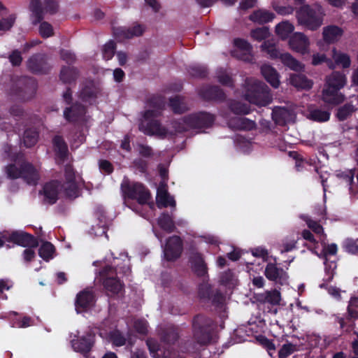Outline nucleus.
<instances>
[{
    "instance_id": "obj_1",
    "label": "nucleus",
    "mask_w": 358,
    "mask_h": 358,
    "mask_svg": "<svg viewBox=\"0 0 358 358\" xmlns=\"http://www.w3.org/2000/svg\"><path fill=\"white\" fill-rule=\"evenodd\" d=\"M150 107L151 108L145 111L143 118L140 120L139 130L146 135L166 137L171 132H169L156 120L161 115L164 108V101L160 97L153 98L150 101Z\"/></svg>"
},
{
    "instance_id": "obj_2",
    "label": "nucleus",
    "mask_w": 358,
    "mask_h": 358,
    "mask_svg": "<svg viewBox=\"0 0 358 358\" xmlns=\"http://www.w3.org/2000/svg\"><path fill=\"white\" fill-rule=\"evenodd\" d=\"M243 94L250 103L265 106L272 101L268 86L254 78H247L243 84Z\"/></svg>"
},
{
    "instance_id": "obj_3",
    "label": "nucleus",
    "mask_w": 358,
    "mask_h": 358,
    "mask_svg": "<svg viewBox=\"0 0 358 358\" xmlns=\"http://www.w3.org/2000/svg\"><path fill=\"white\" fill-rule=\"evenodd\" d=\"M115 268L107 266L99 272L101 280L108 295L118 294L123 289L122 283L115 278L117 271L124 274L130 271L128 259L123 260L122 265L115 263Z\"/></svg>"
},
{
    "instance_id": "obj_4",
    "label": "nucleus",
    "mask_w": 358,
    "mask_h": 358,
    "mask_svg": "<svg viewBox=\"0 0 358 358\" xmlns=\"http://www.w3.org/2000/svg\"><path fill=\"white\" fill-rule=\"evenodd\" d=\"M5 172L10 179L22 178L28 185H36L39 180L38 170L29 162L20 159L5 167Z\"/></svg>"
},
{
    "instance_id": "obj_5",
    "label": "nucleus",
    "mask_w": 358,
    "mask_h": 358,
    "mask_svg": "<svg viewBox=\"0 0 358 358\" xmlns=\"http://www.w3.org/2000/svg\"><path fill=\"white\" fill-rule=\"evenodd\" d=\"M327 85L323 90L322 99L324 102L338 104L344 101V96L338 91L346 83L345 76L340 72H333L327 77Z\"/></svg>"
},
{
    "instance_id": "obj_6",
    "label": "nucleus",
    "mask_w": 358,
    "mask_h": 358,
    "mask_svg": "<svg viewBox=\"0 0 358 358\" xmlns=\"http://www.w3.org/2000/svg\"><path fill=\"white\" fill-rule=\"evenodd\" d=\"M324 15V10L319 5H303L296 12L298 23L311 31L317 30L321 27Z\"/></svg>"
},
{
    "instance_id": "obj_7",
    "label": "nucleus",
    "mask_w": 358,
    "mask_h": 358,
    "mask_svg": "<svg viewBox=\"0 0 358 358\" xmlns=\"http://www.w3.org/2000/svg\"><path fill=\"white\" fill-rule=\"evenodd\" d=\"M215 120L213 115L201 113L184 117L172 122L176 132H182L191 129H197L210 127Z\"/></svg>"
},
{
    "instance_id": "obj_8",
    "label": "nucleus",
    "mask_w": 358,
    "mask_h": 358,
    "mask_svg": "<svg viewBox=\"0 0 358 358\" xmlns=\"http://www.w3.org/2000/svg\"><path fill=\"white\" fill-rule=\"evenodd\" d=\"M193 334L195 341L200 345L208 343L214 329L213 320L204 315H196L192 322Z\"/></svg>"
},
{
    "instance_id": "obj_9",
    "label": "nucleus",
    "mask_w": 358,
    "mask_h": 358,
    "mask_svg": "<svg viewBox=\"0 0 358 358\" xmlns=\"http://www.w3.org/2000/svg\"><path fill=\"white\" fill-rule=\"evenodd\" d=\"M122 189L125 197L131 199H136L141 205L147 203L150 198V194L148 189L142 184L138 182L134 183H122Z\"/></svg>"
},
{
    "instance_id": "obj_10",
    "label": "nucleus",
    "mask_w": 358,
    "mask_h": 358,
    "mask_svg": "<svg viewBox=\"0 0 358 358\" xmlns=\"http://www.w3.org/2000/svg\"><path fill=\"white\" fill-rule=\"evenodd\" d=\"M163 253L164 258L167 261H174L177 259L181 255L182 250V243L181 238L178 236L170 237L164 246Z\"/></svg>"
},
{
    "instance_id": "obj_11",
    "label": "nucleus",
    "mask_w": 358,
    "mask_h": 358,
    "mask_svg": "<svg viewBox=\"0 0 358 358\" xmlns=\"http://www.w3.org/2000/svg\"><path fill=\"white\" fill-rule=\"evenodd\" d=\"M2 238L6 241L25 248H36L38 245L36 238L22 231H13L8 236L3 235Z\"/></svg>"
},
{
    "instance_id": "obj_12",
    "label": "nucleus",
    "mask_w": 358,
    "mask_h": 358,
    "mask_svg": "<svg viewBox=\"0 0 358 358\" xmlns=\"http://www.w3.org/2000/svg\"><path fill=\"white\" fill-rule=\"evenodd\" d=\"M189 262L193 272L198 276L205 277L208 272L207 264L203 254L194 248L189 252Z\"/></svg>"
},
{
    "instance_id": "obj_13",
    "label": "nucleus",
    "mask_w": 358,
    "mask_h": 358,
    "mask_svg": "<svg viewBox=\"0 0 358 358\" xmlns=\"http://www.w3.org/2000/svg\"><path fill=\"white\" fill-rule=\"evenodd\" d=\"M266 278L281 285L287 283L288 275L283 268L278 267L275 264L268 263L264 271Z\"/></svg>"
},
{
    "instance_id": "obj_14",
    "label": "nucleus",
    "mask_w": 358,
    "mask_h": 358,
    "mask_svg": "<svg viewBox=\"0 0 358 358\" xmlns=\"http://www.w3.org/2000/svg\"><path fill=\"white\" fill-rule=\"evenodd\" d=\"M66 182L61 186L66 196L71 199H75L78 196L79 190L76 182H75L74 172L71 166H66L65 169Z\"/></svg>"
},
{
    "instance_id": "obj_15",
    "label": "nucleus",
    "mask_w": 358,
    "mask_h": 358,
    "mask_svg": "<svg viewBox=\"0 0 358 358\" xmlns=\"http://www.w3.org/2000/svg\"><path fill=\"white\" fill-rule=\"evenodd\" d=\"M95 302V295L90 289H85L80 292L76 296L75 303L76 310L77 313L86 310L92 307Z\"/></svg>"
},
{
    "instance_id": "obj_16",
    "label": "nucleus",
    "mask_w": 358,
    "mask_h": 358,
    "mask_svg": "<svg viewBox=\"0 0 358 358\" xmlns=\"http://www.w3.org/2000/svg\"><path fill=\"white\" fill-rule=\"evenodd\" d=\"M289 45L292 50L304 55L308 52L310 42L305 34L296 32L290 37Z\"/></svg>"
},
{
    "instance_id": "obj_17",
    "label": "nucleus",
    "mask_w": 358,
    "mask_h": 358,
    "mask_svg": "<svg viewBox=\"0 0 358 358\" xmlns=\"http://www.w3.org/2000/svg\"><path fill=\"white\" fill-rule=\"evenodd\" d=\"M156 199L157 205L159 208H166L169 206H176V201L168 192L167 185L164 181L162 182L157 188Z\"/></svg>"
},
{
    "instance_id": "obj_18",
    "label": "nucleus",
    "mask_w": 358,
    "mask_h": 358,
    "mask_svg": "<svg viewBox=\"0 0 358 358\" xmlns=\"http://www.w3.org/2000/svg\"><path fill=\"white\" fill-rule=\"evenodd\" d=\"M295 117L296 115L292 110L284 107H276L272 112L273 121L279 125H284L293 122Z\"/></svg>"
},
{
    "instance_id": "obj_19",
    "label": "nucleus",
    "mask_w": 358,
    "mask_h": 358,
    "mask_svg": "<svg viewBox=\"0 0 358 358\" xmlns=\"http://www.w3.org/2000/svg\"><path fill=\"white\" fill-rule=\"evenodd\" d=\"M94 334L89 333L77 340H73L71 344L74 350L85 354L90 351L94 345Z\"/></svg>"
},
{
    "instance_id": "obj_20",
    "label": "nucleus",
    "mask_w": 358,
    "mask_h": 358,
    "mask_svg": "<svg viewBox=\"0 0 358 358\" xmlns=\"http://www.w3.org/2000/svg\"><path fill=\"white\" fill-rule=\"evenodd\" d=\"M236 49L234 51V55L243 61L250 62L252 60L251 45L245 40H234Z\"/></svg>"
},
{
    "instance_id": "obj_21",
    "label": "nucleus",
    "mask_w": 358,
    "mask_h": 358,
    "mask_svg": "<svg viewBox=\"0 0 358 358\" xmlns=\"http://www.w3.org/2000/svg\"><path fill=\"white\" fill-rule=\"evenodd\" d=\"M143 27L138 24L131 28L123 27L113 28L114 35L120 40L129 39L134 36H139L143 34Z\"/></svg>"
},
{
    "instance_id": "obj_22",
    "label": "nucleus",
    "mask_w": 358,
    "mask_h": 358,
    "mask_svg": "<svg viewBox=\"0 0 358 358\" xmlns=\"http://www.w3.org/2000/svg\"><path fill=\"white\" fill-rule=\"evenodd\" d=\"M28 69L34 73H45L48 70L45 56L38 54L31 57L27 61Z\"/></svg>"
},
{
    "instance_id": "obj_23",
    "label": "nucleus",
    "mask_w": 358,
    "mask_h": 358,
    "mask_svg": "<svg viewBox=\"0 0 358 358\" xmlns=\"http://www.w3.org/2000/svg\"><path fill=\"white\" fill-rule=\"evenodd\" d=\"M199 95L206 100L221 101L225 98L223 91L218 87L205 86L200 89Z\"/></svg>"
},
{
    "instance_id": "obj_24",
    "label": "nucleus",
    "mask_w": 358,
    "mask_h": 358,
    "mask_svg": "<svg viewBox=\"0 0 358 358\" xmlns=\"http://www.w3.org/2000/svg\"><path fill=\"white\" fill-rule=\"evenodd\" d=\"M343 34V30L336 25H329L323 28L322 36L327 43H334L338 41Z\"/></svg>"
},
{
    "instance_id": "obj_25",
    "label": "nucleus",
    "mask_w": 358,
    "mask_h": 358,
    "mask_svg": "<svg viewBox=\"0 0 358 358\" xmlns=\"http://www.w3.org/2000/svg\"><path fill=\"white\" fill-rule=\"evenodd\" d=\"M20 83H24V86L21 89L20 94L22 101H28L32 99L36 91V84L32 78H24L20 80Z\"/></svg>"
},
{
    "instance_id": "obj_26",
    "label": "nucleus",
    "mask_w": 358,
    "mask_h": 358,
    "mask_svg": "<svg viewBox=\"0 0 358 358\" xmlns=\"http://www.w3.org/2000/svg\"><path fill=\"white\" fill-rule=\"evenodd\" d=\"M262 76L274 88H278L280 85L279 75L276 70L268 64H264L261 67Z\"/></svg>"
},
{
    "instance_id": "obj_27",
    "label": "nucleus",
    "mask_w": 358,
    "mask_h": 358,
    "mask_svg": "<svg viewBox=\"0 0 358 358\" xmlns=\"http://www.w3.org/2000/svg\"><path fill=\"white\" fill-rule=\"evenodd\" d=\"M85 113V108L79 103H75L64 111L65 119L70 122H74L81 118Z\"/></svg>"
},
{
    "instance_id": "obj_28",
    "label": "nucleus",
    "mask_w": 358,
    "mask_h": 358,
    "mask_svg": "<svg viewBox=\"0 0 358 358\" xmlns=\"http://www.w3.org/2000/svg\"><path fill=\"white\" fill-rule=\"evenodd\" d=\"M61 187L57 181H52L47 183L43 187L45 199L49 203H54L57 199L59 188Z\"/></svg>"
},
{
    "instance_id": "obj_29",
    "label": "nucleus",
    "mask_w": 358,
    "mask_h": 358,
    "mask_svg": "<svg viewBox=\"0 0 358 358\" xmlns=\"http://www.w3.org/2000/svg\"><path fill=\"white\" fill-rule=\"evenodd\" d=\"M229 125L235 129L251 130L255 127V122L244 117H236L229 121Z\"/></svg>"
},
{
    "instance_id": "obj_30",
    "label": "nucleus",
    "mask_w": 358,
    "mask_h": 358,
    "mask_svg": "<svg viewBox=\"0 0 358 358\" xmlns=\"http://www.w3.org/2000/svg\"><path fill=\"white\" fill-rule=\"evenodd\" d=\"M52 143L57 157L59 159L60 161H64L68 155L66 143L59 136H56L53 138Z\"/></svg>"
},
{
    "instance_id": "obj_31",
    "label": "nucleus",
    "mask_w": 358,
    "mask_h": 358,
    "mask_svg": "<svg viewBox=\"0 0 358 358\" xmlns=\"http://www.w3.org/2000/svg\"><path fill=\"white\" fill-rule=\"evenodd\" d=\"M289 82L295 87L303 90H309L313 85V82L303 74H291Z\"/></svg>"
},
{
    "instance_id": "obj_32",
    "label": "nucleus",
    "mask_w": 358,
    "mask_h": 358,
    "mask_svg": "<svg viewBox=\"0 0 358 358\" xmlns=\"http://www.w3.org/2000/svg\"><path fill=\"white\" fill-rule=\"evenodd\" d=\"M98 92L97 88L92 81H88L82 88L80 92V97L84 101L90 102L96 97Z\"/></svg>"
},
{
    "instance_id": "obj_33",
    "label": "nucleus",
    "mask_w": 358,
    "mask_h": 358,
    "mask_svg": "<svg viewBox=\"0 0 358 358\" xmlns=\"http://www.w3.org/2000/svg\"><path fill=\"white\" fill-rule=\"evenodd\" d=\"M280 59L282 64L295 71H301L303 69V65L294 58L289 53H282Z\"/></svg>"
},
{
    "instance_id": "obj_34",
    "label": "nucleus",
    "mask_w": 358,
    "mask_h": 358,
    "mask_svg": "<svg viewBox=\"0 0 358 358\" xmlns=\"http://www.w3.org/2000/svg\"><path fill=\"white\" fill-rule=\"evenodd\" d=\"M274 14L266 10H258L250 15V20L258 24H264L271 21Z\"/></svg>"
},
{
    "instance_id": "obj_35",
    "label": "nucleus",
    "mask_w": 358,
    "mask_h": 358,
    "mask_svg": "<svg viewBox=\"0 0 358 358\" xmlns=\"http://www.w3.org/2000/svg\"><path fill=\"white\" fill-rule=\"evenodd\" d=\"M78 77L77 69L74 67L64 66L60 72V79L64 83H71Z\"/></svg>"
},
{
    "instance_id": "obj_36",
    "label": "nucleus",
    "mask_w": 358,
    "mask_h": 358,
    "mask_svg": "<svg viewBox=\"0 0 358 358\" xmlns=\"http://www.w3.org/2000/svg\"><path fill=\"white\" fill-rule=\"evenodd\" d=\"M108 224L109 222H106L104 216H102L101 218L99 219V223L92 227L90 233L96 236H106V237L108 238L106 231Z\"/></svg>"
},
{
    "instance_id": "obj_37",
    "label": "nucleus",
    "mask_w": 358,
    "mask_h": 358,
    "mask_svg": "<svg viewBox=\"0 0 358 358\" xmlns=\"http://www.w3.org/2000/svg\"><path fill=\"white\" fill-rule=\"evenodd\" d=\"M150 352L154 358H168V355L159 347L158 343L153 339H148L146 342Z\"/></svg>"
},
{
    "instance_id": "obj_38",
    "label": "nucleus",
    "mask_w": 358,
    "mask_h": 358,
    "mask_svg": "<svg viewBox=\"0 0 358 358\" xmlns=\"http://www.w3.org/2000/svg\"><path fill=\"white\" fill-rule=\"evenodd\" d=\"M294 29V25L288 21L282 22L275 27L276 34L282 39L287 38Z\"/></svg>"
},
{
    "instance_id": "obj_39",
    "label": "nucleus",
    "mask_w": 358,
    "mask_h": 358,
    "mask_svg": "<svg viewBox=\"0 0 358 358\" xmlns=\"http://www.w3.org/2000/svg\"><path fill=\"white\" fill-rule=\"evenodd\" d=\"M169 105L175 113H182L187 109L184 99L180 96L170 98Z\"/></svg>"
},
{
    "instance_id": "obj_40",
    "label": "nucleus",
    "mask_w": 358,
    "mask_h": 358,
    "mask_svg": "<svg viewBox=\"0 0 358 358\" xmlns=\"http://www.w3.org/2000/svg\"><path fill=\"white\" fill-rule=\"evenodd\" d=\"M158 224L164 231L170 233L174 231L173 219L168 213H162L158 218Z\"/></svg>"
},
{
    "instance_id": "obj_41",
    "label": "nucleus",
    "mask_w": 358,
    "mask_h": 358,
    "mask_svg": "<svg viewBox=\"0 0 358 358\" xmlns=\"http://www.w3.org/2000/svg\"><path fill=\"white\" fill-rule=\"evenodd\" d=\"M262 298L264 303H268L273 306L279 305L281 300L280 293L276 289L266 292L262 295Z\"/></svg>"
},
{
    "instance_id": "obj_42",
    "label": "nucleus",
    "mask_w": 358,
    "mask_h": 358,
    "mask_svg": "<svg viewBox=\"0 0 358 358\" xmlns=\"http://www.w3.org/2000/svg\"><path fill=\"white\" fill-rule=\"evenodd\" d=\"M330 113L320 109L310 110L308 118L317 122H326L329 120Z\"/></svg>"
},
{
    "instance_id": "obj_43",
    "label": "nucleus",
    "mask_w": 358,
    "mask_h": 358,
    "mask_svg": "<svg viewBox=\"0 0 358 358\" xmlns=\"http://www.w3.org/2000/svg\"><path fill=\"white\" fill-rule=\"evenodd\" d=\"M38 138V132L35 129H29L24 133L23 143L26 147L30 148L36 143Z\"/></svg>"
},
{
    "instance_id": "obj_44",
    "label": "nucleus",
    "mask_w": 358,
    "mask_h": 358,
    "mask_svg": "<svg viewBox=\"0 0 358 358\" xmlns=\"http://www.w3.org/2000/svg\"><path fill=\"white\" fill-rule=\"evenodd\" d=\"M332 57L338 65H341L343 68H348L350 66V57L345 53L338 52L335 48L332 50Z\"/></svg>"
},
{
    "instance_id": "obj_45",
    "label": "nucleus",
    "mask_w": 358,
    "mask_h": 358,
    "mask_svg": "<svg viewBox=\"0 0 358 358\" xmlns=\"http://www.w3.org/2000/svg\"><path fill=\"white\" fill-rule=\"evenodd\" d=\"M178 338L177 329L174 327H169L164 330L162 334V341L170 345L173 344Z\"/></svg>"
},
{
    "instance_id": "obj_46",
    "label": "nucleus",
    "mask_w": 358,
    "mask_h": 358,
    "mask_svg": "<svg viewBox=\"0 0 358 358\" xmlns=\"http://www.w3.org/2000/svg\"><path fill=\"white\" fill-rule=\"evenodd\" d=\"M262 50L266 52L271 58H277L280 57L281 53H280L278 49L276 48V45L274 43L271 41H265L261 45Z\"/></svg>"
},
{
    "instance_id": "obj_47",
    "label": "nucleus",
    "mask_w": 358,
    "mask_h": 358,
    "mask_svg": "<svg viewBox=\"0 0 358 358\" xmlns=\"http://www.w3.org/2000/svg\"><path fill=\"white\" fill-rule=\"evenodd\" d=\"M355 108L350 103L345 104L343 106L338 109L337 117L339 120L343 121L350 117L353 112L355 111Z\"/></svg>"
},
{
    "instance_id": "obj_48",
    "label": "nucleus",
    "mask_w": 358,
    "mask_h": 358,
    "mask_svg": "<svg viewBox=\"0 0 358 358\" xmlns=\"http://www.w3.org/2000/svg\"><path fill=\"white\" fill-rule=\"evenodd\" d=\"M53 252V245L50 242H45L40 247L38 254L42 259L48 261L52 257Z\"/></svg>"
},
{
    "instance_id": "obj_49",
    "label": "nucleus",
    "mask_w": 358,
    "mask_h": 358,
    "mask_svg": "<svg viewBox=\"0 0 358 358\" xmlns=\"http://www.w3.org/2000/svg\"><path fill=\"white\" fill-rule=\"evenodd\" d=\"M229 107L235 114H248L250 113L249 105L239 101H232Z\"/></svg>"
},
{
    "instance_id": "obj_50",
    "label": "nucleus",
    "mask_w": 358,
    "mask_h": 358,
    "mask_svg": "<svg viewBox=\"0 0 358 358\" xmlns=\"http://www.w3.org/2000/svg\"><path fill=\"white\" fill-rule=\"evenodd\" d=\"M216 76L218 81L222 85L232 86L233 80L231 76L223 69H220L216 72Z\"/></svg>"
},
{
    "instance_id": "obj_51",
    "label": "nucleus",
    "mask_w": 358,
    "mask_h": 358,
    "mask_svg": "<svg viewBox=\"0 0 358 358\" xmlns=\"http://www.w3.org/2000/svg\"><path fill=\"white\" fill-rule=\"evenodd\" d=\"M188 73L192 77L201 78L207 75V70L203 66L192 65L189 67Z\"/></svg>"
},
{
    "instance_id": "obj_52",
    "label": "nucleus",
    "mask_w": 358,
    "mask_h": 358,
    "mask_svg": "<svg viewBox=\"0 0 358 358\" xmlns=\"http://www.w3.org/2000/svg\"><path fill=\"white\" fill-rule=\"evenodd\" d=\"M39 34L44 38L53 36L52 26L47 22H43L39 26Z\"/></svg>"
},
{
    "instance_id": "obj_53",
    "label": "nucleus",
    "mask_w": 358,
    "mask_h": 358,
    "mask_svg": "<svg viewBox=\"0 0 358 358\" xmlns=\"http://www.w3.org/2000/svg\"><path fill=\"white\" fill-rule=\"evenodd\" d=\"M269 35L268 29L266 27L255 29L251 31V36L257 41L265 39Z\"/></svg>"
},
{
    "instance_id": "obj_54",
    "label": "nucleus",
    "mask_w": 358,
    "mask_h": 358,
    "mask_svg": "<svg viewBox=\"0 0 358 358\" xmlns=\"http://www.w3.org/2000/svg\"><path fill=\"white\" fill-rule=\"evenodd\" d=\"M115 44L113 41H110L103 48V57L106 60L110 59L115 53Z\"/></svg>"
},
{
    "instance_id": "obj_55",
    "label": "nucleus",
    "mask_w": 358,
    "mask_h": 358,
    "mask_svg": "<svg viewBox=\"0 0 358 358\" xmlns=\"http://www.w3.org/2000/svg\"><path fill=\"white\" fill-rule=\"evenodd\" d=\"M296 350V345L292 343L284 344L278 352L280 358H286Z\"/></svg>"
},
{
    "instance_id": "obj_56",
    "label": "nucleus",
    "mask_w": 358,
    "mask_h": 358,
    "mask_svg": "<svg viewBox=\"0 0 358 358\" xmlns=\"http://www.w3.org/2000/svg\"><path fill=\"white\" fill-rule=\"evenodd\" d=\"M15 19V15H10L8 17L0 20V31L9 30L14 24Z\"/></svg>"
},
{
    "instance_id": "obj_57",
    "label": "nucleus",
    "mask_w": 358,
    "mask_h": 358,
    "mask_svg": "<svg viewBox=\"0 0 358 358\" xmlns=\"http://www.w3.org/2000/svg\"><path fill=\"white\" fill-rule=\"evenodd\" d=\"M358 239L354 241L352 239H347L344 243V248L348 252L357 254L358 252Z\"/></svg>"
},
{
    "instance_id": "obj_58",
    "label": "nucleus",
    "mask_w": 358,
    "mask_h": 358,
    "mask_svg": "<svg viewBox=\"0 0 358 358\" xmlns=\"http://www.w3.org/2000/svg\"><path fill=\"white\" fill-rule=\"evenodd\" d=\"M113 343L116 346H122L126 343V338L119 331H115L111 335Z\"/></svg>"
},
{
    "instance_id": "obj_59",
    "label": "nucleus",
    "mask_w": 358,
    "mask_h": 358,
    "mask_svg": "<svg viewBox=\"0 0 358 358\" xmlns=\"http://www.w3.org/2000/svg\"><path fill=\"white\" fill-rule=\"evenodd\" d=\"M134 328L138 333L145 334L148 331V323L145 320H136L134 322Z\"/></svg>"
},
{
    "instance_id": "obj_60",
    "label": "nucleus",
    "mask_w": 358,
    "mask_h": 358,
    "mask_svg": "<svg viewBox=\"0 0 358 358\" xmlns=\"http://www.w3.org/2000/svg\"><path fill=\"white\" fill-rule=\"evenodd\" d=\"M339 176L341 178H343L345 180L346 183L349 186H350V190L351 191L352 190L351 185L354 182L355 169L348 170L346 172H343V173H341Z\"/></svg>"
},
{
    "instance_id": "obj_61",
    "label": "nucleus",
    "mask_w": 358,
    "mask_h": 358,
    "mask_svg": "<svg viewBox=\"0 0 358 358\" xmlns=\"http://www.w3.org/2000/svg\"><path fill=\"white\" fill-rule=\"evenodd\" d=\"M31 12V20L33 24H36L43 18V8L36 9L30 10Z\"/></svg>"
},
{
    "instance_id": "obj_62",
    "label": "nucleus",
    "mask_w": 358,
    "mask_h": 358,
    "mask_svg": "<svg viewBox=\"0 0 358 358\" xmlns=\"http://www.w3.org/2000/svg\"><path fill=\"white\" fill-rule=\"evenodd\" d=\"M45 9L51 14L55 13L58 9V3L54 0H45Z\"/></svg>"
},
{
    "instance_id": "obj_63",
    "label": "nucleus",
    "mask_w": 358,
    "mask_h": 358,
    "mask_svg": "<svg viewBox=\"0 0 358 358\" xmlns=\"http://www.w3.org/2000/svg\"><path fill=\"white\" fill-rule=\"evenodd\" d=\"M9 60L14 66L20 65L22 60L20 52L14 50L9 56Z\"/></svg>"
},
{
    "instance_id": "obj_64",
    "label": "nucleus",
    "mask_w": 358,
    "mask_h": 358,
    "mask_svg": "<svg viewBox=\"0 0 358 358\" xmlns=\"http://www.w3.org/2000/svg\"><path fill=\"white\" fill-rule=\"evenodd\" d=\"M306 223L308 227L310 228L316 234H321L323 233L322 227L320 224H319L317 222L312 220L310 219H307Z\"/></svg>"
}]
</instances>
